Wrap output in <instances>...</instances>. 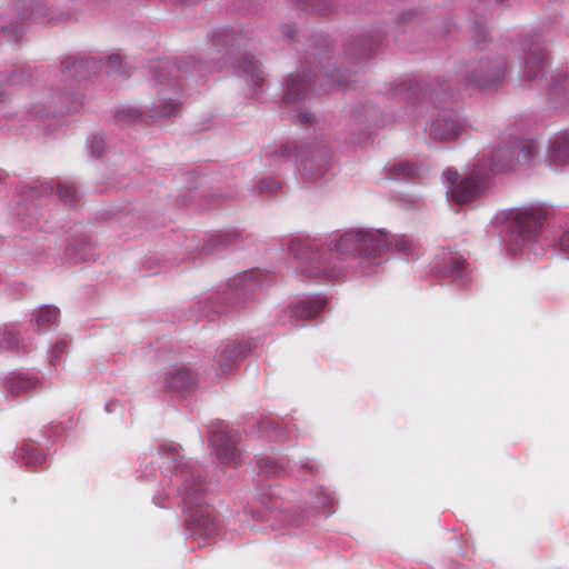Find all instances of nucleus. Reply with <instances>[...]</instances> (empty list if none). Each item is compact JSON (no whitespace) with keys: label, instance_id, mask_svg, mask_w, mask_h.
Here are the masks:
<instances>
[{"label":"nucleus","instance_id":"obj_1","mask_svg":"<svg viewBox=\"0 0 569 569\" xmlns=\"http://www.w3.org/2000/svg\"><path fill=\"white\" fill-rule=\"evenodd\" d=\"M317 77L316 70L307 69L302 64L300 71L290 74L286 80L282 101L284 104L296 106L290 120L297 127L308 129L318 124L317 107L320 98L316 90ZM319 149L320 140L315 128L312 136L282 144L280 153L295 157L301 179L312 182L320 176Z\"/></svg>","mask_w":569,"mask_h":569},{"label":"nucleus","instance_id":"obj_2","mask_svg":"<svg viewBox=\"0 0 569 569\" xmlns=\"http://www.w3.org/2000/svg\"><path fill=\"white\" fill-rule=\"evenodd\" d=\"M250 31L240 26L220 27L210 34V48L207 60H198L193 56L177 60H159L153 69L157 84L169 86L174 93L181 89V79L189 71L204 76L209 71H220L228 66H236L232 58L233 48L244 46Z\"/></svg>","mask_w":569,"mask_h":569},{"label":"nucleus","instance_id":"obj_3","mask_svg":"<svg viewBox=\"0 0 569 569\" xmlns=\"http://www.w3.org/2000/svg\"><path fill=\"white\" fill-rule=\"evenodd\" d=\"M159 452L173 462L174 472L169 482L172 492H177L182 498H197L211 493L210 485L204 480L202 468L193 462L186 461L180 456L176 445H160Z\"/></svg>","mask_w":569,"mask_h":569},{"label":"nucleus","instance_id":"obj_4","mask_svg":"<svg viewBox=\"0 0 569 569\" xmlns=\"http://www.w3.org/2000/svg\"><path fill=\"white\" fill-rule=\"evenodd\" d=\"M70 17L67 12L56 14L43 0H14L13 16L0 26V36L7 41L18 42L24 33L23 21L26 20L53 26Z\"/></svg>","mask_w":569,"mask_h":569},{"label":"nucleus","instance_id":"obj_5","mask_svg":"<svg viewBox=\"0 0 569 569\" xmlns=\"http://www.w3.org/2000/svg\"><path fill=\"white\" fill-rule=\"evenodd\" d=\"M341 257H380L389 250V240L382 230H350L341 234L333 246Z\"/></svg>","mask_w":569,"mask_h":569},{"label":"nucleus","instance_id":"obj_6","mask_svg":"<svg viewBox=\"0 0 569 569\" xmlns=\"http://www.w3.org/2000/svg\"><path fill=\"white\" fill-rule=\"evenodd\" d=\"M262 286L260 273L256 271H246L232 278L228 283V289L222 292L219 300L226 305V308L218 309V312H224L229 307L239 308L250 301Z\"/></svg>","mask_w":569,"mask_h":569},{"label":"nucleus","instance_id":"obj_7","mask_svg":"<svg viewBox=\"0 0 569 569\" xmlns=\"http://www.w3.org/2000/svg\"><path fill=\"white\" fill-rule=\"evenodd\" d=\"M288 250L299 263L297 269L302 276L309 279L319 277V242L316 238L298 236L290 240Z\"/></svg>","mask_w":569,"mask_h":569},{"label":"nucleus","instance_id":"obj_8","mask_svg":"<svg viewBox=\"0 0 569 569\" xmlns=\"http://www.w3.org/2000/svg\"><path fill=\"white\" fill-rule=\"evenodd\" d=\"M517 149H519L518 161L528 162L537 153L538 147L532 140H521L511 147L498 148L492 153L491 170L501 172L511 168Z\"/></svg>","mask_w":569,"mask_h":569},{"label":"nucleus","instance_id":"obj_9","mask_svg":"<svg viewBox=\"0 0 569 569\" xmlns=\"http://www.w3.org/2000/svg\"><path fill=\"white\" fill-rule=\"evenodd\" d=\"M209 443L220 463L232 468H237L242 463L241 452L236 445V440L227 431L222 429L212 431L209 437Z\"/></svg>","mask_w":569,"mask_h":569},{"label":"nucleus","instance_id":"obj_10","mask_svg":"<svg viewBox=\"0 0 569 569\" xmlns=\"http://www.w3.org/2000/svg\"><path fill=\"white\" fill-rule=\"evenodd\" d=\"M486 177L483 173L473 169L459 183L450 190L452 200L458 204H465L476 200L481 196L485 189Z\"/></svg>","mask_w":569,"mask_h":569},{"label":"nucleus","instance_id":"obj_11","mask_svg":"<svg viewBox=\"0 0 569 569\" xmlns=\"http://www.w3.org/2000/svg\"><path fill=\"white\" fill-rule=\"evenodd\" d=\"M547 211L542 206H531L518 211L515 216V227L523 239L536 237L542 227Z\"/></svg>","mask_w":569,"mask_h":569},{"label":"nucleus","instance_id":"obj_12","mask_svg":"<svg viewBox=\"0 0 569 569\" xmlns=\"http://www.w3.org/2000/svg\"><path fill=\"white\" fill-rule=\"evenodd\" d=\"M320 311V303L315 300H301L297 303L282 309L279 316V321L287 326H299L318 315Z\"/></svg>","mask_w":569,"mask_h":569},{"label":"nucleus","instance_id":"obj_13","mask_svg":"<svg viewBox=\"0 0 569 569\" xmlns=\"http://www.w3.org/2000/svg\"><path fill=\"white\" fill-rule=\"evenodd\" d=\"M197 375L189 368L179 367L171 370L163 380V389L182 397L197 385Z\"/></svg>","mask_w":569,"mask_h":569},{"label":"nucleus","instance_id":"obj_14","mask_svg":"<svg viewBox=\"0 0 569 569\" xmlns=\"http://www.w3.org/2000/svg\"><path fill=\"white\" fill-rule=\"evenodd\" d=\"M98 69V61L93 58L69 56L61 61V70L66 79L82 80L90 77Z\"/></svg>","mask_w":569,"mask_h":569},{"label":"nucleus","instance_id":"obj_15","mask_svg":"<svg viewBox=\"0 0 569 569\" xmlns=\"http://www.w3.org/2000/svg\"><path fill=\"white\" fill-rule=\"evenodd\" d=\"M250 341H233L228 343L219 353L218 363L222 375L232 370L251 350Z\"/></svg>","mask_w":569,"mask_h":569},{"label":"nucleus","instance_id":"obj_16","mask_svg":"<svg viewBox=\"0 0 569 569\" xmlns=\"http://www.w3.org/2000/svg\"><path fill=\"white\" fill-rule=\"evenodd\" d=\"M505 68L501 66L491 67L489 63H481L469 81L477 88L489 89L499 84L505 79Z\"/></svg>","mask_w":569,"mask_h":569},{"label":"nucleus","instance_id":"obj_17","mask_svg":"<svg viewBox=\"0 0 569 569\" xmlns=\"http://www.w3.org/2000/svg\"><path fill=\"white\" fill-rule=\"evenodd\" d=\"M39 383V379L24 372H11L4 380V389L13 396H19L33 389Z\"/></svg>","mask_w":569,"mask_h":569},{"label":"nucleus","instance_id":"obj_18","mask_svg":"<svg viewBox=\"0 0 569 569\" xmlns=\"http://www.w3.org/2000/svg\"><path fill=\"white\" fill-rule=\"evenodd\" d=\"M458 133L459 124L453 119H437L430 127V136L435 140H450Z\"/></svg>","mask_w":569,"mask_h":569},{"label":"nucleus","instance_id":"obj_19","mask_svg":"<svg viewBox=\"0 0 569 569\" xmlns=\"http://www.w3.org/2000/svg\"><path fill=\"white\" fill-rule=\"evenodd\" d=\"M239 69L246 74L248 81L254 87H261L263 83V76L260 69L259 61L251 54H246L239 61Z\"/></svg>","mask_w":569,"mask_h":569},{"label":"nucleus","instance_id":"obj_20","mask_svg":"<svg viewBox=\"0 0 569 569\" xmlns=\"http://www.w3.org/2000/svg\"><path fill=\"white\" fill-rule=\"evenodd\" d=\"M0 347L7 350L26 352L29 349V342L18 337L13 326H6L0 330Z\"/></svg>","mask_w":569,"mask_h":569},{"label":"nucleus","instance_id":"obj_21","mask_svg":"<svg viewBox=\"0 0 569 569\" xmlns=\"http://www.w3.org/2000/svg\"><path fill=\"white\" fill-rule=\"evenodd\" d=\"M3 78L8 87H20L30 83L34 72L28 64H17Z\"/></svg>","mask_w":569,"mask_h":569},{"label":"nucleus","instance_id":"obj_22","mask_svg":"<svg viewBox=\"0 0 569 569\" xmlns=\"http://www.w3.org/2000/svg\"><path fill=\"white\" fill-rule=\"evenodd\" d=\"M66 257L72 263L87 261L93 257V247L88 240L71 243L66 248Z\"/></svg>","mask_w":569,"mask_h":569},{"label":"nucleus","instance_id":"obj_23","mask_svg":"<svg viewBox=\"0 0 569 569\" xmlns=\"http://www.w3.org/2000/svg\"><path fill=\"white\" fill-rule=\"evenodd\" d=\"M161 94V102L151 110V114L149 116L151 119L173 117L180 108V101L177 98L166 96L164 92Z\"/></svg>","mask_w":569,"mask_h":569},{"label":"nucleus","instance_id":"obj_24","mask_svg":"<svg viewBox=\"0 0 569 569\" xmlns=\"http://www.w3.org/2000/svg\"><path fill=\"white\" fill-rule=\"evenodd\" d=\"M59 309L54 306H42L34 312L39 331H47L59 318Z\"/></svg>","mask_w":569,"mask_h":569},{"label":"nucleus","instance_id":"obj_25","mask_svg":"<svg viewBox=\"0 0 569 569\" xmlns=\"http://www.w3.org/2000/svg\"><path fill=\"white\" fill-rule=\"evenodd\" d=\"M18 458L27 466L38 467L46 462L44 452L36 448L32 443H24L18 453Z\"/></svg>","mask_w":569,"mask_h":569},{"label":"nucleus","instance_id":"obj_26","mask_svg":"<svg viewBox=\"0 0 569 569\" xmlns=\"http://www.w3.org/2000/svg\"><path fill=\"white\" fill-rule=\"evenodd\" d=\"M238 239V234L234 232H224L217 236H212L202 247V251L206 253H213L214 251L222 250L228 246L234 243Z\"/></svg>","mask_w":569,"mask_h":569},{"label":"nucleus","instance_id":"obj_27","mask_svg":"<svg viewBox=\"0 0 569 569\" xmlns=\"http://www.w3.org/2000/svg\"><path fill=\"white\" fill-rule=\"evenodd\" d=\"M546 52L540 47H535L526 59V76L535 78L545 64Z\"/></svg>","mask_w":569,"mask_h":569},{"label":"nucleus","instance_id":"obj_28","mask_svg":"<svg viewBox=\"0 0 569 569\" xmlns=\"http://www.w3.org/2000/svg\"><path fill=\"white\" fill-rule=\"evenodd\" d=\"M550 157L558 164L569 163V137H561L553 142Z\"/></svg>","mask_w":569,"mask_h":569},{"label":"nucleus","instance_id":"obj_29","mask_svg":"<svg viewBox=\"0 0 569 569\" xmlns=\"http://www.w3.org/2000/svg\"><path fill=\"white\" fill-rule=\"evenodd\" d=\"M257 467L259 472L266 476H281L286 472L284 466L270 457L258 458Z\"/></svg>","mask_w":569,"mask_h":569},{"label":"nucleus","instance_id":"obj_30","mask_svg":"<svg viewBox=\"0 0 569 569\" xmlns=\"http://www.w3.org/2000/svg\"><path fill=\"white\" fill-rule=\"evenodd\" d=\"M418 174V168L410 162H400L391 166L388 169V178L399 179V178H415Z\"/></svg>","mask_w":569,"mask_h":569},{"label":"nucleus","instance_id":"obj_31","mask_svg":"<svg viewBox=\"0 0 569 569\" xmlns=\"http://www.w3.org/2000/svg\"><path fill=\"white\" fill-rule=\"evenodd\" d=\"M57 196L60 200L68 204H73L78 201L79 190L72 182H61L57 186Z\"/></svg>","mask_w":569,"mask_h":569},{"label":"nucleus","instance_id":"obj_32","mask_svg":"<svg viewBox=\"0 0 569 569\" xmlns=\"http://www.w3.org/2000/svg\"><path fill=\"white\" fill-rule=\"evenodd\" d=\"M389 240V249L393 247L398 252L408 253L412 249V241L406 236H390L386 232Z\"/></svg>","mask_w":569,"mask_h":569},{"label":"nucleus","instance_id":"obj_33","mask_svg":"<svg viewBox=\"0 0 569 569\" xmlns=\"http://www.w3.org/2000/svg\"><path fill=\"white\" fill-rule=\"evenodd\" d=\"M103 61L109 68V74L130 76L127 68L122 67V61L119 54H111Z\"/></svg>","mask_w":569,"mask_h":569},{"label":"nucleus","instance_id":"obj_34","mask_svg":"<svg viewBox=\"0 0 569 569\" xmlns=\"http://www.w3.org/2000/svg\"><path fill=\"white\" fill-rule=\"evenodd\" d=\"M257 188L262 194H273L280 189V183L272 178H264L259 181Z\"/></svg>","mask_w":569,"mask_h":569},{"label":"nucleus","instance_id":"obj_35","mask_svg":"<svg viewBox=\"0 0 569 569\" xmlns=\"http://www.w3.org/2000/svg\"><path fill=\"white\" fill-rule=\"evenodd\" d=\"M53 192V187L50 182H41L39 186L33 184L29 187V191L27 197L36 198L40 196L51 194Z\"/></svg>","mask_w":569,"mask_h":569},{"label":"nucleus","instance_id":"obj_36","mask_svg":"<svg viewBox=\"0 0 569 569\" xmlns=\"http://www.w3.org/2000/svg\"><path fill=\"white\" fill-rule=\"evenodd\" d=\"M139 110L133 108H123L117 111L116 117L120 122H132L141 118Z\"/></svg>","mask_w":569,"mask_h":569},{"label":"nucleus","instance_id":"obj_37","mask_svg":"<svg viewBox=\"0 0 569 569\" xmlns=\"http://www.w3.org/2000/svg\"><path fill=\"white\" fill-rule=\"evenodd\" d=\"M104 148H106L104 138L100 134H94L90 141L91 154L99 158L102 156Z\"/></svg>","mask_w":569,"mask_h":569},{"label":"nucleus","instance_id":"obj_38","mask_svg":"<svg viewBox=\"0 0 569 569\" xmlns=\"http://www.w3.org/2000/svg\"><path fill=\"white\" fill-rule=\"evenodd\" d=\"M66 348H67V343L64 340L57 341L53 345V347L51 349V358H50L51 365H53V366L57 365V362L60 360V357L64 352Z\"/></svg>","mask_w":569,"mask_h":569},{"label":"nucleus","instance_id":"obj_39","mask_svg":"<svg viewBox=\"0 0 569 569\" xmlns=\"http://www.w3.org/2000/svg\"><path fill=\"white\" fill-rule=\"evenodd\" d=\"M82 104L81 98L79 96L73 97L72 103L70 106H63L60 110L62 114H70L72 112H77L79 107Z\"/></svg>","mask_w":569,"mask_h":569},{"label":"nucleus","instance_id":"obj_40","mask_svg":"<svg viewBox=\"0 0 569 569\" xmlns=\"http://www.w3.org/2000/svg\"><path fill=\"white\" fill-rule=\"evenodd\" d=\"M443 176H445L446 181L452 188V186L456 183V181L458 179V172L456 170L448 169L445 171Z\"/></svg>","mask_w":569,"mask_h":569},{"label":"nucleus","instance_id":"obj_41","mask_svg":"<svg viewBox=\"0 0 569 569\" xmlns=\"http://www.w3.org/2000/svg\"><path fill=\"white\" fill-rule=\"evenodd\" d=\"M7 88H9V87L6 84L4 78H2L0 80V103H3L4 101H7V99L9 97Z\"/></svg>","mask_w":569,"mask_h":569},{"label":"nucleus","instance_id":"obj_42","mask_svg":"<svg viewBox=\"0 0 569 569\" xmlns=\"http://www.w3.org/2000/svg\"><path fill=\"white\" fill-rule=\"evenodd\" d=\"M560 247L569 252V231L565 232L560 238Z\"/></svg>","mask_w":569,"mask_h":569},{"label":"nucleus","instance_id":"obj_43","mask_svg":"<svg viewBox=\"0 0 569 569\" xmlns=\"http://www.w3.org/2000/svg\"><path fill=\"white\" fill-rule=\"evenodd\" d=\"M274 423L269 420H262L260 421V428L263 430V432L268 433L270 428H273Z\"/></svg>","mask_w":569,"mask_h":569},{"label":"nucleus","instance_id":"obj_44","mask_svg":"<svg viewBox=\"0 0 569 569\" xmlns=\"http://www.w3.org/2000/svg\"><path fill=\"white\" fill-rule=\"evenodd\" d=\"M262 496L264 498H270V499L278 498V493H276L274 491L264 492V493H262Z\"/></svg>","mask_w":569,"mask_h":569},{"label":"nucleus","instance_id":"obj_45","mask_svg":"<svg viewBox=\"0 0 569 569\" xmlns=\"http://www.w3.org/2000/svg\"><path fill=\"white\" fill-rule=\"evenodd\" d=\"M286 34H287L288 37H290V38H291V37H293L292 29H291L290 27H288V26H286Z\"/></svg>","mask_w":569,"mask_h":569},{"label":"nucleus","instance_id":"obj_46","mask_svg":"<svg viewBox=\"0 0 569 569\" xmlns=\"http://www.w3.org/2000/svg\"><path fill=\"white\" fill-rule=\"evenodd\" d=\"M455 268H456V270H460L462 268V262L456 260L455 261Z\"/></svg>","mask_w":569,"mask_h":569},{"label":"nucleus","instance_id":"obj_47","mask_svg":"<svg viewBox=\"0 0 569 569\" xmlns=\"http://www.w3.org/2000/svg\"><path fill=\"white\" fill-rule=\"evenodd\" d=\"M22 209H23L22 204H19V206H18V208H17V210H18L17 214H18L19 217L21 216V210H22Z\"/></svg>","mask_w":569,"mask_h":569}]
</instances>
